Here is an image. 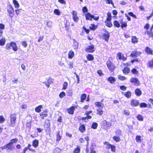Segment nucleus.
Returning a JSON list of instances; mask_svg holds the SVG:
<instances>
[{
    "instance_id": "f257e3e1",
    "label": "nucleus",
    "mask_w": 153,
    "mask_h": 153,
    "mask_svg": "<svg viewBox=\"0 0 153 153\" xmlns=\"http://www.w3.org/2000/svg\"><path fill=\"white\" fill-rule=\"evenodd\" d=\"M10 125L12 127L15 125V120L16 119V115L15 114H11L10 115Z\"/></svg>"
},
{
    "instance_id": "f03ea898",
    "label": "nucleus",
    "mask_w": 153,
    "mask_h": 153,
    "mask_svg": "<svg viewBox=\"0 0 153 153\" xmlns=\"http://www.w3.org/2000/svg\"><path fill=\"white\" fill-rule=\"evenodd\" d=\"M106 64L110 71H113L114 70L115 67L111 61L108 60Z\"/></svg>"
},
{
    "instance_id": "7ed1b4c3",
    "label": "nucleus",
    "mask_w": 153,
    "mask_h": 153,
    "mask_svg": "<svg viewBox=\"0 0 153 153\" xmlns=\"http://www.w3.org/2000/svg\"><path fill=\"white\" fill-rule=\"evenodd\" d=\"M7 10L9 16L11 18L13 17L14 16L13 14L14 13V10L12 6L11 5H8L7 7Z\"/></svg>"
},
{
    "instance_id": "20e7f679",
    "label": "nucleus",
    "mask_w": 153,
    "mask_h": 153,
    "mask_svg": "<svg viewBox=\"0 0 153 153\" xmlns=\"http://www.w3.org/2000/svg\"><path fill=\"white\" fill-rule=\"evenodd\" d=\"M71 14L74 21L76 23L77 22L79 21V18L77 16V12L73 10Z\"/></svg>"
},
{
    "instance_id": "39448f33",
    "label": "nucleus",
    "mask_w": 153,
    "mask_h": 153,
    "mask_svg": "<svg viewBox=\"0 0 153 153\" xmlns=\"http://www.w3.org/2000/svg\"><path fill=\"white\" fill-rule=\"evenodd\" d=\"M94 46L93 45L88 46L85 49V51H86L92 53L94 51Z\"/></svg>"
},
{
    "instance_id": "423d86ee",
    "label": "nucleus",
    "mask_w": 153,
    "mask_h": 153,
    "mask_svg": "<svg viewBox=\"0 0 153 153\" xmlns=\"http://www.w3.org/2000/svg\"><path fill=\"white\" fill-rule=\"evenodd\" d=\"M139 104V101L136 99H133L131 101V105L132 106H138Z\"/></svg>"
},
{
    "instance_id": "0eeeda50",
    "label": "nucleus",
    "mask_w": 153,
    "mask_h": 153,
    "mask_svg": "<svg viewBox=\"0 0 153 153\" xmlns=\"http://www.w3.org/2000/svg\"><path fill=\"white\" fill-rule=\"evenodd\" d=\"M7 151H12L14 149L13 146L9 143L7 144Z\"/></svg>"
},
{
    "instance_id": "6e6552de",
    "label": "nucleus",
    "mask_w": 153,
    "mask_h": 153,
    "mask_svg": "<svg viewBox=\"0 0 153 153\" xmlns=\"http://www.w3.org/2000/svg\"><path fill=\"white\" fill-rule=\"evenodd\" d=\"M130 81L131 82H133L135 85H139L140 83L138 79L137 78H132L131 79Z\"/></svg>"
},
{
    "instance_id": "1a4fd4ad",
    "label": "nucleus",
    "mask_w": 153,
    "mask_h": 153,
    "mask_svg": "<svg viewBox=\"0 0 153 153\" xmlns=\"http://www.w3.org/2000/svg\"><path fill=\"white\" fill-rule=\"evenodd\" d=\"M117 55L119 59H122L123 61H125L126 59V57H124L123 55L122 56V54L120 52L118 53Z\"/></svg>"
},
{
    "instance_id": "9d476101",
    "label": "nucleus",
    "mask_w": 153,
    "mask_h": 153,
    "mask_svg": "<svg viewBox=\"0 0 153 153\" xmlns=\"http://www.w3.org/2000/svg\"><path fill=\"white\" fill-rule=\"evenodd\" d=\"M11 46L13 48V49L14 51H17L18 50L16 44L14 42H11Z\"/></svg>"
},
{
    "instance_id": "9b49d317",
    "label": "nucleus",
    "mask_w": 153,
    "mask_h": 153,
    "mask_svg": "<svg viewBox=\"0 0 153 153\" xmlns=\"http://www.w3.org/2000/svg\"><path fill=\"white\" fill-rule=\"evenodd\" d=\"M47 113V110H44L40 114V115L42 119H44V117L48 116Z\"/></svg>"
},
{
    "instance_id": "f8f14e48",
    "label": "nucleus",
    "mask_w": 153,
    "mask_h": 153,
    "mask_svg": "<svg viewBox=\"0 0 153 153\" xmlns=\"http://www.w3.org/2000/svg\"><path fill=\"white\" fill-rule=\"evenodd\" d=\"M140 53L136 51H132L131 54L130 56L132 57H137L139 56Z\"/></svg>"
},
{
    "instance_id": "ddd939ff",
    "label": "nucleus",
    "mask_w": 153,
    "mask_h": 153,
    "mask_svg": "<svg viewBox=\"0 0 153 153\" xmlns=\"http://www.w3.org/2000/svg\"><path fill=\"white\" fill-rule=\"evenodd\" d=\"M145 51L148 54H152V50L148 47H146L145 49Z\"/></svg>"
},
{
    "instance_id": "4468645a",
    "label": "nucleus",
    "mask_w": 153,
    "mask_h": 153,
    "mask_svg": "<svg viewBox=\"0 0 153 153\" xmlns=\"http://www.w3.org/2000/svg\"><path fill=\"white\" fill-rule=\"evenodd\" d=\"M74 52L72 51H70L68 53V57L70 59H72L74 56Z\"/></svg>"
},
{
    "instance_id": "2eb2a0df",
    "label": "nucleus",
    "mask_w": 153,
    "mask_h": 153,
    "mask_svg": "<svg viewBox=\"0 0 153 153\" xmlns=\"http://www.w3.org/2000/svg\"><path fill=\"white\" fill-rule=\"evenodd\" d=\"M95 105L97 107L99 108H102L104 106V105L102 103L100 102H96L95 103Z\"/></svg>"
},
{
    "instance_id": "dca6fc26",
    "label": "nucleus",
    "mask_w": 153,
    "mask_h": 153,
    "mask_svg": "<svg viewBox=\"0 0 153 153\" xmlns=\"http://www.w3.org/2000/svg\"><path fill=\"white\" fill-rule=\"evenodd\" d=\"M108 80L111 84L114 83L116 81V79L114 78L113 77L111 76L109 77Z\"/></svg>"
},
{
    "instance_id": "f3484780",
    "label": "nucleus",
    "mask_w": 153,
    "mask_h": 153,
    "mask_svg": "<svg viewBox=\"0 0 153 153\" xmlns=\"http://www.w3.org/2000/svg\"><path fill=\"white\" fill-rule=\"evenodd\" d=\"M85 17L86 20H91L92 18V16L90 13H88L85 14Z\"/></svg>"
},
{
    "instance_id": "a211bd4d",
    "label": "nucleus",
    "mask_w": 153,
    "mask_h": 153,
    "mask_svg": "<svg viewBox=\"0 0 153 153\" xmlns=\"http://www.w3.org/2000/svg\"><path fill=\"white\" fill-rule=\"evenodd\" d=\"M74 107H72L68 109V111L69 114H72L74 113Z\"/></svg>"
},
{
    "instance_id": "6ab92c4d",
    "label": "nucleus",
    "mask_w": 153,
    "mask_h": 153,
    "mask_svg": "<svg viewBox=\"0 0 153 153\" xmlns=\"http://www.w3.org/2000/svg\"><path fill=\"white\" fill-rule=\"evenodd\" d=\"M39 141L37 140H33V146L35 147H37L38 145Z\"/></svg>"
},
{
    "instance_id": "aec40b11",
    "label": "nucleus",
    "mask_w": 153,
    "mask_h": 153,
    "mask_svg": "<svg viewBox=\"0 0 153 153\" xmlns=\"http://www.w3.org/2000/svg\"><path fill=\"white\" fill-rule=\"evenodd\" d=\"M48 83H47L46 82H45L46 86L48 88H49L50 86V84L53 82V80L52 79L49 78L47 80Z\"/></svg>"
},
{
    "instance_id": "412c9836",
    "label": "nucleus",
    "mask_w": 153,
    "mask_h": 153,
    "mask_svg": "<svg viewBox=\"0 0 153 153\" xmlns=\"http://www.w3.org/2000/svg\"><path fill=\"white\" fill-rule=\"evenodd\" d=\"M135 93L136 95L139 96L141 95L142 91L140 89L137 88L135 90Z\"/></svg>"
},
{
    "instance_id": "4be33fe9",
    "label": "nucleus",
    "mask_w": 153,
    "mask_h": 153,
    "mask_svg": "<svg viewBox=\"0 0 153 153\" xmlns=\"http://www.w3.org/2000/svg\"><path fill=\"white\" fill-rule=\"evenodd\" d=\"M109 33H107L106 34H104L103 35L104 39L105 41H108L109 37Z\"/></svg>"
},
{
    "instance_id": "5701e85b",
    "label": "nucleus",
    "mask_w": 153,
    "mask_h": 153,
    "mask_svg": "<svg viewBox=\"0 0 153 153\" xmlns=\"http://www.w3.org/2000/svg\"><path fill=\"white\" fill-rule=\"evenodd\" d=\"M13 3L14 4L15 8H18L19 7V5L17 1L16 0H13Z\"/></svg>"
},
{
    "instance_id": "b1692460",
    "label": "nucleus",
    "mask_w": 153,
    "mask_h": 153,
    "mask_svg": "<svg viewBox=\"0 0 153 153\" xmlns=\"http://www.w3.org/2000/svg\"><path fill=\"white\" fill-rule=\"evenodd\" d=\"M97 114L100 115H102L103 114V111L102 108H99L97 109Z\"/></svg>"
},
{
    "instance_id": "393cba45",
    "label": "nucleus",
    "mask_w": 153,
    "mask_h": 153,
    "mask_svg": "<svg viewBox=\"0 0 153 153\" xmlns=\"http://www.w3.org/2000/svg\"><path fill=\"white\" fill-rule=\"evenodd\" d=\"M131 41L133 43L135 44L137 42L138 39L135 36H132L131 39Z\"/></svg>"
},
{
    "instance_id": "a878e982",
    "label": "nucleus",
    "mask_w": 153,
    "mask_h": 153,
    "mask_svg": "<svg viewBox=\"0 0 153 153\" xmlns=\"http://www.w3.org/2000/svg\"><path fill=\"white\" fill-rule=\"evenodd\" d=\"M147 66L150 68H153V60L149 61L148 63Z\"/></svg>"
},
{
    "instance_id": "bb28decb",
    "label": "nucleus",
    "mask_w": 153,
    "mask_h": 153,
    "mask_svg": "<svg viewBox=\"0 0 153 153\" xmlns=\"http://www.w3.org/2000/svg\"><path fill=\"white\" fill-rule=\"evenodd\" d=\"M42 108V105H40L36 107L35 109V111L37 112H40L41 111V109Z\"/></svg>"
},
{
    "instance_id": "cd10ccee",
    "label": "nucleus",
    "mask_w": 153,
    "mask_h": 153,
    "mask_svg": "<svg viewBox=\"0 0 153 153\" xmlns=\"http://www.w3.org/2000/svg\"><path fill=\"white\" fill-rule=\"evenodd\" d=\"M114 26L116 27L119 28L120 27V25L119 22L117 21H115L113 22Z\"/></svg>"
},
{
    "instance_id": "c85d7f7f",
    "label": "nucleus",
    "mask_w": 153,
    "mask_h": 153,
    "mask_svg": "<svg viewBox=\"0 0 153 153\" xmlns=\"http://www.w3.org/2000/svg\"><path fill=\"white\" fill-rule=\"evenodd\" d=\"M80 147L78 146L77 148H76L73 151V153H79L80 152Z\"/></svg>"
},
{
    "instance_id": "c756f323",
    "label": "nucleus",
    "mask_w": 153,
    "mask_h": 153,
    "mask_svg": "<svg viewBox=\"0 0 153 153\" xmlns=\"http://www.w3.org/2000/svg\"><path fill=\"white\" fill-rule=\"evenodd\" d=\"M131 92L130 91H128L126 92L124 94L125 96L128 98H130L131 96Z\"/></svg>"
},
{
    "instance_id": "7c9ffc66",
    "label": "nucleus",
    "mask_w": 153,
    "mask_h": 153,
    "mask_svg": "<svg viewBox=\"0 0 153 153\" xmlns=\"http://www.w3.org/2000/svg\"><path fill=\"white\" fill-rule=\"evenodd\" d=\"M130 71L129 68H125L123 70V72L124 74H128Z\"/></svg>"
},
{
    "instance_id": "2f4dec72",
    "label": "nucleus",
    "mask_w": 153,
    "mask_h": 153,
    "mask_svg": "<svg viewBox=\"0 0 153 153\" xmlns=\"http://www.w3.org/2000/svg\"><path fill=\"white\" fill-rule=\"evenodd\" d=\"M86 97V95L85 94L82 95L81 97V102H83V101L85 100Z\"/></svg>"
},
{
    "instance_id": "473e14b6",
    "label": "nucleus",
    "mask_w": 153,
    "mask_h": 153,
    "mask_svg": "<svg viewBox=\"0 0 153 153\" xmlns=\"http://www.w3.org/2000/svg\"><path fill=\"white\" fill-rule=\"evenodd\" d=\"M18 141V139L16 138H15L14 139H12L11 140L10 142L9 143H10L12 145L13 144L16 143Z\"/></svg>"
},
{
    "instance_id": "72a5a7b5",
    "label": "nucleus",
    "mask_w": 153,
    "mask_h": 153,
    "mask_svg": "<svg viewBox=\"0 0 153 153\" xmlns=\"http://www.w3.org/2000/svg\"><path fill=\"white\" fill-rule=\"evenodd\" d=\"M113 139L116 142H119L120 140V137L119 136H114L113 137Z\"/></svg>"
},
{
    "instance_id": "f704fd0d",
    "label": "nucleus",
    "mask_w": 153,
    "mask_h": 153,
    "mask_svg": "<svg viewBox=\"0 0 153 153\" xmlns=\"http://www.w3.org/2000/svg\"><path fill=\"white\" fill-rule=\"evenodd\" d=\"M105 25L108 27H111L112 26V25L111 21H105Z\"/></svg>"
},
{
    "instance_id": "c9c22d12",
    "label": "nucleus",
    "mask_w": 153,
    "mask_h": 153,
    "mask_svg": "<svg viewBox=\"0 0 153 153\" xmlns=\"http://www.w3.org/2000/svg\"><path fill=\"white\" fill-rule=\"evenodd\" d=\"M97 27V26L93 24L91 25L90 26V29L92 30H95Z\"/></svg>"
},
{
    "instance_id": "e433bc0d",
    "label": "nucleus",
    "mask_w": 153,
    "mask_h": 153,
    "mask_svg": "<svg viewBox=\"0 0 153 153\" xmlns=\"http://www.w3.org/2000/svg\"><path fill=\"white\" fill-rule=\"evenodd\" d=\"M79 129L81 132H83L85 130V126L83 125H82L80 126Z\"/></svg>"
},
{
    "instance_id": "4c0bfd02",
    "label": "nucleus",
    "mask_w": 153,
    "mask_h": 153,
    "mask_svg": "<svg viewBox=\"0 0 153 153\" xmlns=\"http://www.w3.org/2000/svg\"><path fill=\"white\" fill-rule=\"evenodd\" d=\"M87 59L89 61H92L94 59V57L92 55L88 54L87 56Z\"/></svg>"
},
{
    "instance_id": "58836bf2",
    "label": "nucleus",
    "mask_w": 153,
    "mask_h": 153,
    "mask_svg": "<svg viewBox=\"0 0 153 153\" xmlns=\"http://www.w3.org/2000/svg\"><path fill=\"white\" fill-rule=\"evenodd\" d=\"M73 46L74 49H77L78 47V43L74 41L73 43Z\"/></svg>"
},
{
    "instance_id": "ea45409f",
    "label": "nucleus",
    "mask_w": 153,
    "mask_h": 153,
    "mask_svg": "<svg viewBox=\"0 0 153 153\" xmlns=\"http://www.w3.org/2000/svg\"><path fill=\"white\" fill-rule=\"evenodd\" d=\"M5 42V40L4 39H2L0 40V45L1 46L4 45Z\"/></svg>"
},
{
    "instance_id": "a19ab883",
    "label": "nucleus",
    "mask_w": 153,
    "mask_h": 153,
    "mask_svg": "<svg viewBox=\"0 0 153 153\" xmlns=\"http://www.w3.org/2000/svg\"><path fill=\"white\" fill-rule=\"evenodd\" d=\"M137 119L140 121H143V117L141 115H138L137 117Z\"/></svg>"
},
{
    "instance_id": "79ce46f5",
    "label": "nucleus",
    "mask_w": 153,
    "mask_h": 153,
    "mask_svg": "<svg viewBox=\"0 0 153 153\" xmlns=\"http://www.w3.org/2000/svg\"><path fill=\"white\" fill-rule=\"evenodd\" d=\"M118 78L119 79L121 80H125L126 79V77L122 76L120 75H118Z\"/></svg>"
},
{
    "instance_id": "37998d69",
    "label": "nucleus",
    "mask_w": 153,
    "mask_h": 153,
    "mask_svg": "<svg viewBox=\"0 0 153 153\" xmlns=\"http://www.w3.org/2000/svg\"><path fill=\"white\" fill-rule=\"evenodd\" d=\"M44 127L50 126V123L48 120H46L45 122Z\"/></svg>"
},
{
    "instance_id": "c03bdc74",
    "label": "nucleus",
    "mask_w": 153,
    "mask_h": 153,
    "mask_svg": "<svg viewBox=\"0 0 153 153\" xmlns=\"http://www.w3.org/2000/svg\"><path fill=\"white\" fill-rule=\"evenodd\" d=\"M141 137L140 136H137L136 137V140L137 142H141Z\"/></svg>"
},
{
    "instance_id": "a18cd8bd",
    "label": "nucleus",
    "mask_w": 153,
    "mask_h": 153,
    "mask_svg": "<svg viewBox=\"0 0 153 153\" xmlns=\"http://www.w3.org/2000/svg\"><path fill=\"white\" fill-rule=\"evenodd\" d=\"M147 106L146 103L144 102L141 103L140 104V107L141 108H146Z\"/></svg>"
},
{
    "instance_id": "49530a36",
    "label": "nucleus",
    "mask_w": 153,
    "mask_h": 153,
    "mask_svg": "<svg viewBox=\"0 0 153 153\" xmlns=\"http://www.w3.org/2000/svg\"><path fill=\"white\" fill-rule=\"evenodd\" d=\"M45 130L46 133H50L51 132V128L50 126L45 127Z\"/></svg>"
},
{
    "instance_id": "de8ad7c7",
    "label": "nucleus",
    "mask_w": 153,
    "mask_h": 153,
    "mask_svg": "<svg viewBox=\"0 0 153 153\" xmlns=\"http://www.w3.org/2000/svg\"><path fill=\"white\" fill-rule=\"evenodd\" d=\"M68 83L66 82H65L63 85V87L62 88V89L63 90H65L66 89L68 86Z\"/></svg>"
},
{
    "instance_id": "09e8293b",
    "label": "nucleus",
    "mask_w": 153,
    "mask_h": 153,
    "mask_svg": "<svg viewBox=\"0 0 153 153\" xmlns=\"http://www.w3.org/2000/svg\"><path fill=\"white\" fill-rule=\"evenodd\" d=\"M97 123H93L91 126V128L94 129H96L97 128Z\"/></svg>"
},
{
    "instance_id": "8fccbe9b",
    "label": "nucleus",
    "mask_w": 153,
    "mask_h": 153,
    "mask_svg": "<svg viewBox=\"0 0 153 153\" xmlns=\"http://www.w3.org/2000/svg\"><path fill=\"white\" fill-rule=\"evenodd\" d=\"M5 121V118L3 116H0V123H2Z\"/></svg>"
},
{
    "instance_id": "3c124183",
    "label": "nucleus",
    "mask_w": 153,
    "mask_h": 153,
    "mask_svg": "<svg viewBox=\"0 0 153 153\" xmlns=\"http://www.w3.org/2000/svg\"><path fill=\"white\" fill-rule=\"evenodd\" d=\"M152 30H151V28L150 29V30L149 31H147V33L150 37H153V33H152Z\"/></svg>"
},
{
    "instance_id": "603ef678",
    "label": "nucleus",
    "mask_w": 153,
    "mask_h": 153,
    "mask_svg": "<svg viewBox=\"0 0 153 153\" xmlns=\"http://www.w3.org/2000/svg\"><path fill=\"white\" fill-rule=\"evenodd\" d=\"M54 13L57 15H59L60 14V13L58 9H55L54 10Z\"/></svg>"
},
{
    "instance_id": "864d4df0",
    "label": "nucleus",
    "mask_w": 153,
    "mask_h": 153,
    "mask_svg": "<svg viewBox=\"0 0 153 153\" xmlns=\"http://www.w3.org/2000/svg\"><path fill=\"white\" fill-rule=\"evenodd\" d=\"M61 139V136L59 135V132L56 134V140L59 141Z\"/></svg>"
},
{
    "instance_id": "5fc2aeb1",
    "label": "nucleus",
    "mask_w": 153,
    "mask_h": 153,
    "mask_svg": "<svg viewBox=\"0 0 153 153\" xmlns=\"http://www.w3.org/2000/svg\"><path fill=\"white\" fill-rule=\"evenodd\" d=\"M106 1V3L108 4H111L112 5H114V3L112 2V0H105Z\"/></svg>"
},
{
    "instance_id": "6e6d98bb",
    "label": "nucleus",
    "mask_w": 153,
    "mask_h": 153,
    "mask_svg": "<svg viewBox=\"0 0 153 153\" xmlns=\"http://www.w3.org/2000/svg\"><path fill=\"white\" fill-rule=\"evenodd\" d=\"M121 27L122 28H123V27H125L127 26V24L126 23V22H122V23L121 22Z\"/></svg>"
},
{
    "instance_id": "4d7b16f0",
    "label": "nucleus",
    "mask_w": 153,
    "mask_h": 153,
    "mask_svg": "<svg viewBox=\"0 0 153 153\" xmlns=\"http://www.w3.org/2000/svg\"><path fill=\"white\" fill-rule=\"evenodd\" d=\"M65 93L64 92H61L59 95V97L61 98L63 97L65 95Z\"/></svg>"
},
{
    "instance_id": "13d9d810",
    "label": "nucleus",
    "mask_w": 153,
    "mask_h": 153,
    "mask_svg": "<svg viewBox=\"0 0 153 153\" xmlns=\"http://www.w3.org/2000/svg\"><path fill=\"white\" fill-rule=\"evenodd\" d=\"M128 14L129 16H132L133 17H134L135 19L137 18V17H136V16L135 15H134L132 12H129L128 13Z\"/></svg>"
},
{
    "instance_id": "bf43d9fd",
    "label": "nucleus",
    "mask_w": 153,
    "mask_h": 153,
    "mask_svg": "<svg viewBox=\"0 0 153 153\" xmlns=\"http://www.w3.org/2000/svg\"><path fill=\"white\" fill-rule=\"evenodd\" d=\"M11 47V43L10 44H7L6 45V48L7 49L9 50L10 48Z\"/></svg>"
},
{
    "instance_id": "052dcab7",
    "label": "nucleus",
    "mask_w": 153,
    "mask_h": 153,
    "mask_svg": "<svg viewBox=\"0 0 153 153\" xmlns=\"http://www.w3.org/2000/svg\"><path fill=\"white\" fill-rule=\"evenodd\" d=\"M27 105L26 104H24L21 106V108L22 109H25L27 108Z\"/></svg>"
},
{
    "instance_id": "680f3d73",
    "label": "nucleus",
    "mask_w": 153,
    "mask_h": 153,
    "mask_svg": "<svg viewBox=\"0 0 153 153\" xmlns=\"http://www.w3.org/2000/svg\"><path fill=\"white\" fill-rule=\"evenodd\" d=\"M52 22L51 21H49L47 23V25L48 27H51L52 26Z\"/></svg>"
},
{
    "instance_id": "e2e57ef3",
    "label": "nucleus",
    "mask_w": 153,
    "mask_h": 153,
    "mask_svg": "<svg viewBox=\"0 0 153 153\" xmlns=\"http://www.w3.org/2000/svg\"><path fill=\"white\" fill-rule=\"evenodd\" d=\"M123 111L124 114L127 116H128L130 114L129 112L128 111L124 110Z\"/></svg>"
},
{
    "instance_id": "0e129e2a",
    "label": "nucleus",
    "mask_w": 153,
    "mask_h": 153,
    "mask_svg": "<svg viewBox=\"0 0 153 153\" xmlns=\"http://www.w3.org/2000/svg\"><path fill=\"white\" fill-rule=\"evenodd\" d=\"M131 72L133 74H137L138 73L137 71L135 69H133L131 71Z\"/></svg>"
},
{
    "instance_id": "69168bd1",
    "label": "nucleus",
    "mask_w": 153,
    "mask_h": 153,
    "mask_svg": "<svg viewBox=\"0 0 153 153\" xmlns=\"http://www.w3.org/2000/svg\"><path fill=\"white\" fill-rule=\"evenodd\" d=\"M22 45L24 46V47H26L27 45V44L25 41H22L21 42Z\"/></svg>"
},
{
    "instance_id": "338daca9",
    "label": "nucleus",
    "mask_w": 153,
    "mask_h": 153,
    "mask_svg": "<svg viewBox=\"0 0 153 153\" xmlns=\"http://www.w3.org/2000/svg\"><path fill=\"white\" fill-rule=\"evenodd\" d=\"M59 149L58 148H55L53 153H59Z\"/></svg>"
},
{
    "instance_id": "774afa93",
    "label": "nucleus",
    "mask_w": 153,
    "mask_h": 153,
    "mask_svg": "<svg viewBox=\"0 0 153 153\" xmlns=\"http://www.w3.org/2000/svg\"><path fill=\"white\" fill-rule=\"evenodd\" d=\"M120 88L121 90L123 91H125L126 90V87L124 85L120 86Z\"/></svg>"
}]
</instances>
